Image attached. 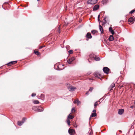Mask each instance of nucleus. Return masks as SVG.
<instances>
[{
	"label": "nucleus",
	"instance_id": "1",
	"mask_svg": "<svg viewBox=\"0 0 135 135\" xmlns=\"http://www.w3.org/2000/svg\"><path fill=\"white\" fill-rule=\"evenodd\" d=\"M26 119L25 118H23L22 120L17 122V124L19 126L22 125L25 122Z\"/></svg>",
	"mask_w": 135,
	"mask_h": 135
},
{
	"label": "nucleus",
	"instance_id": "2",
	"mask_svg": "<svg viewBox=\"0 0 135 135\" xmlns=\"http://www.w3.org/2000/svg\"><path fill=\"white\" fill-rule=\"evenodd\" d=\"M97 2V0H88L87 3L88 4H93Z\"/></svg>",
	"mask_w": 135,
	"mask_h": 135
},
{
	"label": "nucleus",
	"instance_id": "3",
	"mask_svg": "<svg viewBox=\"0 0 135 135\" xmlns=\"http://www.w3.org/2000/svg\"><path fill=\"white\" fill-rule=\"evenodd\" d=\"M68 89L70 91L72 92L75 90L76 89V88L75 87L71 86L69 87L68 88Z\"/></svg>",
	"mask_w": 135,
	"mask_h": 135
},
{
	"label": "nucleus",
	"instance_id": "4",
	"mask_svg": "<svg viewBox=\"0 0 135 135\" xmlns=\"http://www.w3.org/2000/svg\"><path fill=\"white\" fill-rule=\"evenodd\" d=\"M85 37L86 38V40L87 41H88L89 39H91L92 38V36L91 33L89 32L87 33Z\"/></svg>",
	"mask_w": 135,
	"mask_h": 135
},
{
	"label": "nucleus",
	"instance_id": "5",
	"mask_svg": "<svg viewBox=\"0 0 135 135\" xmlns=\"http://www.w3.org/2000/svg\"><path fill=\"white\" fill-rule=\"evenodd\" d=\"M103 70L104 72L106 74H108L109 73V69L107 67H104Z\"/></svg>",
	"mask_w": 135,
	"mask_h": 135
},
{
	"label": "nucleus",
	"instance_id": "6",
	"mask_svg": "<svg viewBox=\"0 0 135 135\" xmlns=\"http://www.w3.org/2000/svg\"><path fill=\"white\" fill-rule=\"evenodd\" d=\"M75 60V58L74 57H72L71 58L67 60V62L69 64H71L72 62Z\"/></svg>",
	"mask_w": 135,
	"mask_h": 135
},
{
	"label": "nucleus",
	"instance_id": "7",
	"mask_svg": "<svg viewBox=\"0 0 135 135\" xmlns=\"http://www.w3.org/2000/svg\"><path fill=\"white\" fill-rule=\"evenodd\" d=\"M94 75L95 77H97L99 78L100 79L102 77L100 74L97 72L95 73L94 74Z\"/></svg>",
	"mask_w": 135,
	"mask_h": 135
},
{
	"label": "nucleus",
	"instance_id": "8",
	"mask_svg": "<svg viewBox=\"0 0 135 135\" xmlns=\"http://www.w3.org/2000/svg\"><path fill=\"white\" fill-rule=\"evenodd\" d=\"M68 132L70 134L74 135L75 133V131L73 129H70L69 130Z\"/></svg>",
	"mask_w": 135,
	"mask_h": 135
},
{
	"label": "nucleus",
	"instance_id": "9",
	"mask_svg": "<svg viewBox=\"0 0 135 135\" xmlns=\"http://www.w3.org/2000/svg\"><path fill=\"white\" fill-rule=\"evenodd\" d=\"M124 111V109H119L118 110V113L119 115H122Z\"/></svg>",
	"mask_w": 135,
	"mask_h": 135
},
{
	"label": "nucleus",
	"instance_id": "10",
	"mask_svg": "<svg viewBox=\"0 0 135 135\" xmlns=\"http://www.w3.org/2000/svg\"><path fill=\"white\" fill-rule=\"evenodd\" d=\"M17 62V61H13L10 62L7 64V65L8 66H11L13 64H14L15 63H16Z\"/></svg>",
	"mask_w": 135,
	"mask_h": 135
},
{
	"label": "nucleus",
	"instance_id": "11",
	"mask_svg": "<svg viewBox=\"0 0 135 135\" xmlns=\"http://www.w3.org/2000/svg\"><path fill=\"white\" fill-rule=\"evenodd\" d=\"M115 86V84L114 83H112L109 88V89L111 91L112 90V88Z\"/></svg>",
	"mask_w": 135,
	"mask_h": 135
},
{
	"label": "nucleus",
	"instance_id": "12",
	"mask_svg": "<svg viewBox=\"0 0 135 135\" xmlns=\"http://www.w3.org/2000/svg\"><path fill=\"white\" fill-rule=\"evenodd\" d=\"M99 8L98 5L97 4L95 5L93 8V9L94 11H96Z\"/></svg>",
	"mask_w": 135,
	"mask_h": 135
},
{
	"label": "nucleus",
	"instance_id": "13",
	"mask_svg": "<svg viewBox=\"0 0 135 135\" xmlns=\"http://www.w3.org/2000/svg\"><path fill=\"white\" fill-rule=\"evenodd\" d=\"M109 30L112 35H113L114 34V32L111 27H110L109 28Z\"/></svg>",
	"mask_w": 135,
	"mask_h": 135
},
{
	"label": "nucleus",
	"instance_id": "14",
	"mask_svg": "<svg viewBox=\"0 0 135 135\" xmlns=\"http://www.w3.org/2000/svg\"><path fill=\"white\" fill-rule=\"evenodd\" d=\"M114 39V37L113 35H110L109 38V40L110 41H113Z\"/></svg>",
	"mask_w": 135,
	"mask_h": 135
},
{
	"label": "nucleus",
	"instance_id": "15",
	"mask_svg": "<svg viewBox=\"0 0 135 135\" xmlns=\"http://www.w3.org/2000/svg\"><path fill=\"white\" fill-rule=\"evenodd\" d=\"M74 118V117L73 116H72L70 114L68 116L67 118L68 119H73Z\"/></svg>",
	"mask_w": 135,
	"mask_h": 135
},
{
	"label": "nucleus",
	"instance_id": "16",
	"mask_svg": "<svg viewBox=\"0 0 135 135\" xmlns=\"http://www.w3.org/2000/svg\"><path fill=\"white\" fill-rule=\"evenodd\" d=\"M96 115L97 114L95 113H92L91 115L90 116V117L89 118V119H90L91 117H93L96 116Z\"/></svg>",
	"mask_w": 135,
	"mask_h": 135
},
{
	"label": "nucleus",
	"instance_id": "17",
	"mask_svg": "<svg viewBox=\"0 0 135 135\" xmlns=\"http://www.w3.org/2000/svg\"><path fill=\"white\" fill-rule=\"evenodd\" d=\"M44 109L42 107H40L38 108L37 111L38 112H41L43 111Z\"/></svg>",
	"mask_w": 135,
	"mask_h": 135
},
{
	"label": "nucleus",
	"instance_id": "18",
	"mask_svg": "<svg viewBox=\"0 0 135 135\" xmlns=\"http://www.w3.org/2000/svg\"><path fill=\"white\" fill-rule=\"evenodd\" d=\"M99 29L100 31L101 32V33H103V29L102 27L100 25H99Z\"/></svg>",
	"mask_w": 135,
	"mask_h": 135
},
{
	"label": "nucleus",
	"instance_id": "19",
	"mask_svg": "<svg viewBox=\"0 0 135 135\" xmlns=\"http://www.w3.org/2000/svg\"><path fill=\"white\" fill-rule=\"evenodd\" d=\"M32 110H34L35 111H37L38 110V108H37V107L34 106L32 107Z\"/></svg>",
	"mask_w": 135,
	"mask_h": 135
},
{
	"label": "nucleus",
	"instance_id": "20",
	"mask_svg": "<svg viewBox=\"0 0 135 135\" xmlns=\"http://www.w3.org/2000/svg\"><path fill=\"white\" fill-rule=\"evenodd\" d=\"M133 20H134V19H133V18L131 17L129 18V19L128 20V22H132L133 21Z\"/></svg>",
	"mask_w": 135,
	"mask_h": 135
},
{
	"label": "nucleus",
	"instance_id": "21",
	"mask_svg": "<svg viewBox=\"0 0 135 135\" xmlns=\"http://www.w3.org/2000/svg\"><path fill=\"white\" fill-rule=\"evenodd\" d=\"M95 56V55L93 53H92L89 55V57L90 58L93 57L94 58Z\"/></svg>",
	"mask_w": 135,
	"mask_h": 135
},
{
	"label": "nucleus",
	"instance_id": "22",
	"mask_svg": "<svg viewBox=\"0 0 135 135\" xmlns=\"http://www.w3.org/2000/svg\"><path fill=\"white\" fill-rule=\"evenodd\" d=\"M94 59L96 61H99L100 59V58L99 57H97L96 56H95L94 58Z\"/></svg>",
	"mask_w": 135,
	"mask_h": 135
},
{
	"label": "nucleus",
	"instance_id": "23",
	"mask_svg": "<svg viewBox=\"0 0 135 135\" xmlns=\"http://www.w3.org/2000/svg\"><path fill=\"white\" fill-rule=\"evenodd\" d=\"M97 31L95 30H93L91 31V33L94 35H95L96 32H97Z\"/></svg>",
	"mask_w": 135,
	"mask_h": 135
},
{
	"label": "nucleus",
	"instance_id": "24",
	"mask_svg": "<svg viewBox=\"0 0 135 135\" xmlns=\"http://www.w3.org/2000/svg\"><path fill=\"white\" fill-rule=\"evenodd\" d=\"M45 97V95L44 94H42L41 95V99L43 100L44 99Z\"/></svg>",
	"mask_w": 135,
	"mask_h": 135
},
{
	"label": "nucleus",
	"instance_id": "25",
	"mask_svg": "<svg viewBox=\"0 0 135 135\" xmlns=\"http://www.w3.org/2000/svg\"><path fill=\"white\" fill-rule=\"evenodd\" d=\"M66 122L69 126H70V119H68L67 118Z\"/></svg>",
	"mask_w": 135,
	"mask_h": 135
},
{
	"label": "nucleus",
	"instance_id": "26",
	"mask_svg": "<svg viewBox=\"0 0 135 135\" xmlns=\"http://www.w3.org/2000/svg\"><path fill=\"white\" fill-rule=\"evenodd\" d=\"M33 103L35 104H38L39 103V102L37 100H34L33 101Z\"/></svg>",
	"mask_w": 135,
	"mask_h": 135
},
{
	"label": "nucleus",
	"instance_id": "27",
	"mask_svg": "<svg viewBox=\"0 0 135 135\" xmlns=\"http://www.w3.org/2000/svg\"><path fill=\"white\" fill-rule=\"evenodd\" d=\"M34 53H35V54L36 55H40V52L38 51H35L34 52Z\"/></svg>",
	"mask_w": 135,
	"mask_h": 135
},
{
	"label": "nucleus",
	"instance_id": "28",
	"mask_svg": "<svg viewBox=\"0 0 135 135\" xmlns=\"http://www.w3.org/2000/svg\"><path fill=\"white\" fill-rule=\"evenodd\" d=\"M107 1V0H103L101 2L103 4H104L106 3Z\"/></svg>",
	"mask_w": 135,
	"mask_h": 135
},
{
	"label": "nucleus",
	"instance_id": "29",
	"mask_svg": "<svg viewBox=\"0 0 135 135\" xmlns=\"http://www.w3.org/2000/svg\"><path fill=\"white\" fill-rule=\"evenodd\" d=\"M100 100L99 101H97V102H95V103L94 104V106L95 108V107L96 106H97V105H98V102H100Z\"/></svg>",
	"mask_w": 135,
	"mask_h": 135
},
{
	"label": "nucleus",
	"instance_id": "30",
	"mask_svg": "<svg viewBox=\"0 0 135 135\" xmlns=\"http://www.w3.org/2000/svg\"><path fill=\"white\" fill-rule=\"evenodd\" d=\"M75 109L74 108H73L71 110V113L73 112H75Z\"/></svg>",
	"mask_w": 135,
	"mask_h": 135
},
{
	"label": "nucleus",
	"instance_id": "31",
	"mask_svg": "<svg viewBox=\"0 0 135 135\" xmlns=\"http://www.w3.org/2000/svg\"><path fill=\"white\" fill-rule=\"evenodd\" d=\"M93 89V87H90V89H89V91L91 92Z\"/></svg>",
	"mask_w": 135,
	"mask_h": 135
},
{
	"label": "nucleus",
	"instance_id": "32",
	"mask_svg": "<svg viewBox=\"0 0 135 135\" xmlns=\"http://www.w3.org/2000/svg\"><path fill=\"white\" fill-rule=\"evenodd\" d=\"M135 11V9H133V10L129 12V13H130V14H132Z\"/></svg>",
	"mask_w": 135,
	"mask_h": 135
},
{
	"label": "nucleus",
	"instance_id": "33",
	"mask_svg": "<svg viewBox=\"0 0 135 135\" xmlns=\"http://www.w3.org/2000/svg\"><path fill=\"white\" fill-rule=\"evenodd\" d=\"M69 53L70 54H72L73 53V51L72 50H70L69 51Z\"/></svg>",
	"mask_w": 135,
	"mask_h": 135
},
{
	"label": "nucleus",
	"instance_id": "34",
	"mask_svg": "<svg viewBox=\"0 0 135 135\" xmlns=\"http://www.w3.org/2000/svg\"><path fill=\"white\" fill-rule=\"evenodd\" d=\"M88 133L89 135H91L92 133V132L91 130H89L88 132Z\"/></svg>",
	"mask_w": 135,
	"mask_h": 135
},
{
	"label": "nucleus",
	"instance_id": "35",
	"mask_svg": "<svg viewBox=\"0 0 135 135\" xmlns=\"http://www.w3.org/2000/svg\"><path fill=\"white\" fill-rule=\"evenodd\" d=\"M105 19H106V18H104V19H103V23L105 24L107 22L105 20Z\"/></svg>",
	"mask_w": 135,
	"mask_h": 135
},
{
	"label": "nucleus",
	"instance_id": "36",
	"mask_svg": "<svg viewBox=\"0 0 135 135\" xmlns=\"http://www.w3.org/2000/svg\"><path fill=\"white\" fill-rule=\"evenodd\" d=\"M60 26H59L58 27V29L57 30V31L59 33H60Z\"/></svg>",
	"mask_w": 135,
	"mask_h": 135
},
{
	"label": "nucleus",
	"instance_id": "37",
	"mask_svg": "<svg viewBox=\"0 0 135 135\" xmlns=\"http://www.w3.org/2000/svg\"><path fill=\"white\" fill-rule=\"evenodd\" d=\"M36 95V94L35 93H32L31 95V96L32 97H34Z\"/></svg>",
	"mask_w": 135,
	"mask_h": 135
},
{
	"label": "nucleus",
	"instance_id": "38",
	"mask_svg": "<svg viewBox=\"0 0 135 135\" xmlns=\"http://www.w3.org/2000/svg\"><path fill=\"white\" fill-rule=\"evenodd\" d=\"M100 15H99L98 16V21H99L100 20H99V18H100Z\"/></svg>",
	"mask_w": 135,
	"mask_h": 135
},
{
	"label": "nucleus",
	"instance_id": "39",
	"mask_svg": "<svg viewBox=\"0 0 135 135\" xmlns=\"http://www.w3.org/2000/svg\"><path fill=\"white\" fill-rule=\"evenodd\" d=\"M80 101H79V100H78V101L77 102V104L78 105L80 103Z\"/></svg>",
	"mask_w": 135,
	"mask_h": 135
},
{
	"label": "nucleus",
	"instance_id": "40",
	"mask_svg": "<svg viewBox=\"0 0 135 135\" xmlns=\"http://www.w3.org/2000/svg\"><path fill=\"white\" fill-rule=\"evenodd\" d=\"M78 101V100H75L74 102H73V103L74 104H76V103H77V101Z\"/></svg>",
	"mask_w": 135,
	"mask_h": 135
},
{
	"label": "nucleus",
	"instance_id": "41",
	"mask_svg": "<svg viewBox=\"0 0 135 135\" xmlns=\"http://www.w3.org/2000/svg\"><path fill=\"white\" fill-rule=\"evenodd\" d=\"M93 112L94 113H95L96 112V110L95 109H94L93 110Z\"/></svg>",
	"mask_w": 135,
	"mask_h": 135
},
{
	"label": "nucleus",
	"instance_id": "42",
	"mask_svg": "<svg viewBox=\"0 0 135 135\" xmlns=\"http://www.w3.org/2000/svg\"><path fill=\"white\" fill-rule=\"evenodd\" d=\"M88 92H89L88 91L85 94L86 95H88V94H88Z\"/></svg>",
	"mask_w": 135,
	"mask_h": 135
},
{
	"label": "nucleus",
	"instance_id": "43",
	"mask_svg": "<svg viewBox=\"0 0 135 135\" xmlns=\"http://www.w3.org/2000/svg\"><path fill=\"white\" fill-rule=\"evenodd\" d=\"M134 107V106H131L130 107V108H133Z\"/></svg>",
	"mask_w": 135,
	"mask_h": 135
},
{
	"label": "nucleus",
	"instance_id": "44",
	"mask_svg": "<svg viewBox=\"0 0 135 135\" xmlns=\"http://www.w3.org/2000/svg\"><path fill=\"white\" fill-rule=\"evenodd\" d=\"M43 47V46H41L39 48V49H41V48H42V47Z\"/></svg>",
	"mask_w": 135,
	"mask_h": 135
},
{
	"label": "nucleus",
	"instance_id": "45",
	"mask_svg": "<svg viewBox=\"0 0 135 135\" xmlns=\"http://www.w3.org/2000/svg\"><path fill=\"white\" fill-rule=\"evenodd\" d=\"M60 70V69L59 68H58V69H57V70Z\"/></svg>",
	"mask_w": 135,
	"mask_h": 135
},
{
	"label": "nucleus",
	"instance_id": "46",
	"mask_svg": "<svg viewBox=\"0 0 135 135\" xmlns=\"http://www.w3.org/2000/svg\"><path fill=\"white\" fill-rule=\"evenodd\" d=\"M40 0H37V1H39Z\"/></svg>",
	"mask_w": 135,
	"mask_h": 135
},
{
	"label": "nucleus",
	"instance_id": "47",
	"mask_svg": "<svg viewBox=\"0 0 135 135\" xmlns=\"http://www.w3.org/2000/svg\"><path fill=\"white\" fill-rule=\"evenodd\" d=\"M134 104L135 105V102H134Z\"/></svg>",
	"mask_w": 135,
	"mask_h": 135
}]
</instances>
